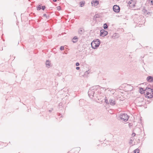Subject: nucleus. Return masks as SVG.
I'll list each match as a JSON object with an SVG mask.
<instances>
[{
	"label": "nucleus",
	"instance_id": "nucleus-1",
	"mask_svg": "<svg viewBox=\"0 0 153 153\" xmlns=\"http://www.w3.org/2000/svg\"><path fill=\"white\" fill-rule=\"evenodd\" d=\"M96 86H93L91 88L88 92V95L91 98L94 96L95 94L97 93V90L96 88Z\"/></svg>",
	"mask_w": 153,
	"mask_h": 153
},
{
	"label": "nucleus",
	"instance_id": "nucleus-2",
	"mask_svg": "<svg viewBox=\"0 0 153 153\" xmlns=\"http://www.w3.org/2000/svg\"><path fill=\"white\" fill-rule=\"evenodd\" d=\"M118 117L120 120H123L125 122H127L129 118V117L127 114L123 113L119 115Z\"/></svg>",
	"mask_w": 153,
	"mask_h": 153
},
{
	"label": "nucleus",
	"instance_id": "nucleus-3",
	"mask_svg": "<svg viewBox=\"0 0 153 153\" xmlns=\"http://www.w3.org/2000/svg\"><path fill=\"white\" fill-rule=\"evenodd\" d=\"M100 43V41L99 39H97L93 41L91 43L92 48L94 49H96L99 47Z\"/></svg>",
	"mask_w": 153,
	"mask_h": 153
},
{
	"label": "nucleus",
	"instance_id": "nucleus-4",
	"mask_svg": "<svg viewBox=\"0 0 153 153\" xmlns=\"http://www.w3.org/2000/svg\"><path fill=\"white\" fill-rule=\"evenodd\" d=\"M100 36L102 37H104L106 36L108 33L107 31L103 29L101 30L100 31Z\"/></svg>",
	"mask_w": 153,
	"mask_h": 153
},
{
	"label": "nucleus",
	"instance_id": "nucleus-5",
	"mask_svg": "<svg viewBox=\"0 0 153 153\" xmlns=\"http://www.w3.org/2000/svg\"><path fill=\"white\" fill-rule=\"evenodd\" d=\"M113 11L116 13H118L120 11V8L119 6L114 5L113 7Z\"/></svg>",
	"mask_w": 153,
	"mask_h": 153
},
{
	"label": "nucleus",
	"instance_id": "nucleus-6",
	"mask_svg": "<svg viewBox=\"0 0 153 153\" xmlns=\"http://www.w3.org/2000/svg\"><path fill=\"white\" fill-rule=\"evenodd\" d=\"M92 6H95L99 4L98 1L96 0H93L91 2Z\"/></svg>",
	"mask_w": 153,
	"mask_h": 153
},
{
	"label": "nucleus",
	"instance_id": "nucleus-7",
	"mask_svg": "<svg viewBox=\"0 0 153 153\" xmlns=\"http://www.w3.org/2000/svg\"><path fill=\"white\" fill-rule=\"evenodd\" d=\"M109 101L110 104L111 105H114L116 104L115 100V99H110L109 100Z\"/></svg>",
	"mask_w": 153,
	"mask_h": 153
},
{
	"label": "nucleus",
	"instance_id": "nucleus-8",
	"mask_svg": "<svg viewBox=\"0 0 153 153\" xmlns=\"http://www.w3.org/2000/svg\"><path fill=\"white\" fill-rule=\"evenodd\" d=\"M133 2V0H131L129 1L128 2V4L130 7H134L135 6V4H134V3H132Z\"/></svg>",
	"mask_w": 153,
	"mask_h": 153
},
{
	"label": "nucleus",
	"instance_id": "nucleus-9",
	"mask_svg": "<svg viewBox=\"0 0 153 153\" xmlns=\"http://www.w3.org/2000/svg\"><path fill=\"white\" fill-rule=\"evenodd\" d=\"M146 79L149 82H152L153 81V77L151 76H149L147 77Z\"/></svg>",
	"mask_w": 153,
	"mask_h": 153
},
{
	"label": "nucleus",
	"instance_id": "nucleus-10",
	"mask_svg": "<svg viewBox=\"0 0 153 153\" xmlns=\"http://www.w3.org/2000/svg\"><path fill=\"white\" fill-rule=\"evenodd\" d=\"M51 65V63L48 60H47L46 62V67L49 68Z\"/></svg>",
	"mask_w": 153,
	"mask_h": 153
},
{
	"label": "nucleus",
	"instance_id": "nucleus-11",
	"mask_svg": "<svg viewBox=\"0 0 153 153\" xmlns=\"http://www.w3.org/2000/svg\"><path fill=\"white\" fill-rule=\"evenodd\" d=\"M139 91L140 92L141 94H143V93H145V92H144V91L143 89V88H140Z\"/></svg>",
	"mask_w": 153,
	"mask_h": 153
},
{
	"label": "nucleus",
	"instance_id": "nucleus-12",
	"mask_svg": "<svg viewBox=\"0 0 153 153\" xmlns=\"http://www.w3.org/2000/svg\"><path fill=\"white\" fill-rule=\"evenodd\" d=\"M79 33L80 34H82L84 32V30L83 29L80 28L78 31Z\"/></svg>",
	"mask_w": 153,
	"mask_h": 153
},
{
	"label": "nucleus",
	"instance_id": "nucleus-13",
	"mask_svg": "<svg viewBox=\"0 0 153 153\" xmlns=\"http://www.w3.org/2000/svg\"><path fill=\"white\" fill-rule=\"evenodd\" d=\"M78 39V38L76 36H75L74 37L73 39V42L74 43H75L77 42V39Z\"/></svg>",
	"mask_w": 153,
	"mask_h": 153
},
{
	"label": "nucleus",
	"instance_id": "nucleus-14",
	"mask_svg": "<svg viewBox=\"0 0 153 153\" xmlns=\"http://www.w3.org/2000/svg\"><path fill=\"white\" fill-rule=\"evenodd\" d=\"M114 35H113L112 37L114 39L117 38L119 37V35L117 33H115Z\"/></svg>",
	"mask_w": 153,
	"mask_h": 153
},
{
	"label": "nucleus",
	"instance_id": "nucleus-15",
	"mask_svg": "<svg viewBox=\"0 0 153 153\" xmlns=\"http://www.w3.org/2000/svg\"><path fill=\"white\" fill-rule=\"evenodd\" d=\"M148 89H149L150 91H151L152 90L153 91V89H151L150 88L147 87L145 89H144V92H146V91H147Z\"/></svg>",
	"mask_w": 153,
	"mask_h": 153
},
{
	"label": "nucleus",
	"instance_id": "nucleus-16",
	"mask_svg": "<svg viewBox=\"0 0 153 153\" xmlns=\"http://www.w3.org/2000/svg\"><path fill=\"white\" fill-rule=\"evenodd\" d=\"M79 4L80 5V6L81 7H82L85 4V1H82L80 2Z\"/></svg>",
	"mask_w": 153,
	"mask_h": 153
},
{
	"label": "nucleus",
	"instance_id": "nucleus-17",
	"mask_svg": "<svg viewBox=\"0 0 153 153\" xmlns=\"http://www.w3.org/2000/svg\"><path fill=\"white\" fill-rule=\"evenodd\" d=\"M90 71L89 70L86 71L84 73V75L85 76H87L90 72Z\"/></svg>",
	"mask_w": 153,
	"mask_h": 153
},
{
	"label": "nucleus",
	"instance_id": "nucleus-18",
	"mask_svg": "<svg viewBox=\"0 0 153 153\" xmlns=\"http://www.w3.org/2000/svg\"><path fill=\"white\" fill-rule=\"evenodd\" d=\"M103 28L105 29H106L108 28V26L106 23L104 24Z\"/></svg>",
	"mask_w": 153,
	"mask_h": 153
},
{
	"label": "nucleus",
	"instance_id": "nucleus-19",
	"mask_svg": "<svg viewBox=\"0 0 153 153\" xmlns=\"http://www.w3.org/2000/svg\"><path fill=\"white\" fill-rule=\"evenodd\" d=\"M139 150L138 149H137L134 151L133 153H139Z\"/></svg>",
	"mask_w": 153,
	"mask_h": 153
},
{
	"label": "nucleus",
	"instance_id": "nucleus-20",
	"mask_svg": "<svg viewBox=\"0 0 153 153\" xmlns=\"http://www.w3.org/2000/svg\"><path fill=\"white\" fill-rule=\"evenodd\" d=\"M105 102L107 104H109L108 100L107 99H106V97H105Z\"/></svg>",
	"mask_w": 153,
	"mask_h": 153
},
{
	"label": "nucleus",
	"instance_id": "nucleus-21",
	"mask_svg": "<svg viewBox=\"0 0 153 153\" xmlns=\"http://www.w3.org/2000/svg\"><path fill=\"white\" fill-rule=\"evenodd\" d=\"M41 9V6L40 5H39L37 7V10H40Z\"/></svg>",
	"mask_w": 153,
	"mask_h": 153
},
{
	"label": "nucleus",
	"instance_id": "nucleus-22",
	"mask_svg": "<svg viewBox=\"0 0 153 153\" xmlns=\"http://www.w3.org/2000/svg\"><path fill=\"white\" fill-rule=\"evenodd\" d=\"M149 1V3L153 5V0H148Z\"/></svg>",
	"mask_w": 153,
	"mask_h": 153
},
{
	"label": "nucleus",
	"instance_id": "nucleus-23",
	"mask_svg": "<svg viewBox=\"0 0 153 153\" xmlns=\"http://www.w3.org/2000/svg\"><path fill=\"white\" fill-rule=\"evenodd\" d=\"M60 49L61 51L63 50L64 49V47L61 46L60 48Z\"/></svg>",
	"mask_w": 153,
	"mask_h": 153
},
{
	"label": "nucleus",
	"instance_id": "nucleus-24",
	"mask_svg": "<svg viewBox=\"0 0 153 153\" xmlns=\"http://www.w3.org/2000/svg\"><path fill=\"white\" fill-rule=\"evenodd\" d=\"M133 142V140H132L131 139L129 141V143L130 144H132V143Z\"/></svg>",
	"mask_w": 153,
	"mask_h": 153
},
{
	"label": "nucleus",
	"instance_id": "nucleus-25",
	"mask_svg": "<svg viewBox=\"0 0 153 153\" xmlns=\"http://www.w3.org/2000/svg\"><path fill=\"white\" fill-rule=\"evenodd\" d=\"M45 6H42V9L43 10H44L45 9Z\"/></svg>",
	"mask_w": 153,
	"mask_h": 153
},
{
	"label": "nucleus",
	"instance_id": "nucleus-26",
	"mask_svg": "<svg viewBox=\"0 0 153 153\" xmlns=\"http://www.w3.org/2000/svg\"><path fill=\"white\" fill-rule=\"evenodd\" d=\"M79 65V62H76V66H78Z\"/></svg>",
	"mask_w": 153,
	"mask_h": 153
},
{
	"label": "nucleus",
	"instance_id": "nucleus-27",
	"mask_svg": "<svg viewBox=\"0 0 153 153\" xmlns=\"http://www.w3.org/2000/svg\"><path fill=\"white\" fill-rule=\"evenodd\" d=\"M135 135H136V134H135V133H133L132 134V136H134V137L135 136Z\"/></svg>",
	"mask_w": 153,
	"mask_h": 153
},
{
	"label": "nucleus",
	"instance_id": "nucleus-28",
	"mask_svg": "<svg viewBox=\"0 0 153 153\" xmlns=\"http://www.w3.org/2000/svg\"><path fill=\"white\" fill-rule=\"evenodd\" d=\"M79 69H80V68H79V67H76V70H79Z\"/></svg>",
	"mask_w": 153,
	"mask_h": 153
},
{
	"label": "nucleus",
	"instance_id": "nucleus-29",
	"mask_svg": "<svg viewBox=\"0 0 153 153\" xmlns=\"http://www.w3.org/2000/svg\"><path fill=\"white\" fill-rule=\"evenodd\" d=\"M43 16L44 17H45L47 18V15L46 14H43Z\"/></svg>",
	"mask_w": 153,
	"mask_h": 153
},
{
	"label": "nucleus",
	"instance_id": "nucleus-30",
	"mask_svg": "<svg viewBox=\"0 0 153 153\" xmlns=\"http://www.w3.org/2000/svg\"><path fill=\"white\" fill-rule=\"evenodd\" d=\"M76 149H77V151L80 150V148H79V147L77 148H76Z\"/></svg>",
	"mask_w": 153,
	"mask_h": 153
},
{
	"label": "nucleus",
	"instance_id": "nucleus-31",
	"mask_svg": "<svg viewBox=\"0 0 153 153\" xmlns=\"http://www.w3.org/2000/svg\"><path fill=\"white\" fill-rule=\"evenodd\" d=\"M60 7H57V10H60Z\"/></svg>",
	"mask_w": 153,
	"mask_h": 153
},
{
	"label": "nucleus",
	"instance_id": "nucleus-32",
	"mask_svg": "<svg viewBox=\"0 0 153 153\" xmlns=\"http://www.w3.org/2000/svg\"><path fill=\"white\" fill-rule=\"evenodd\" d=\"M53 110V108H52L51 110H49V112H51V111Z\"/></svg>",
	"mask_w": 153,
	"mask_h": 153
},
{
	"label": "nucleus",
	"instance_id": "nucleus-33",
	"mask_svg": "<svg viewBox=\"0 0 153 153\" xmlns=\"http://www.w3.org/2000/svg\"><path fill=\"white\" fill-rule=\"evenodd\" d=\"M53 1L54 2H56L57 1V0H53Z\"/></svg>",
	"mask_w": 153,
	"mask_h": 153
},
{
	"label": "nucleus",
	"instance_id": "nucleus-34",
	"mask_svg": "<svg viewBox=\"0 0 153 153\" xmlns=\"http://www.w3.org/2000/svg\"><path fill=\"white\" fill-rule=\"evenodd\" d=\"M108 91H110V92H111V90H109Z\"/></svg>",
	"mask_w": 153,
	"mask_h": 153
}]
</instances>
